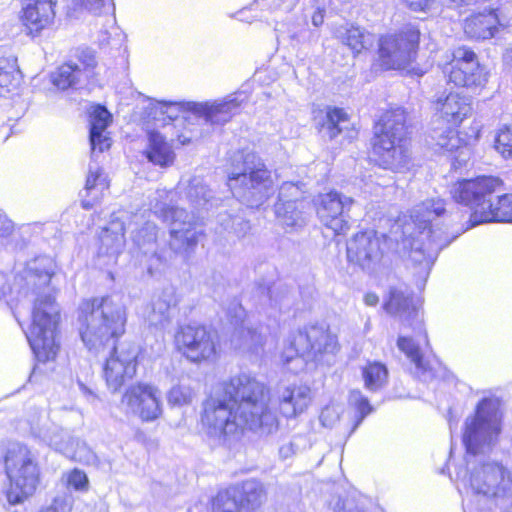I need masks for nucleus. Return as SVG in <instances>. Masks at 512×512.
<instances>
[{
    "label": "nucleus",
    "instance_id": "obj_2",
    "mask_svg": "<svg viewBox=\"0 0 512 512\" xmlns=\"http://www.w3.org/2000/svg\"><path fill=\"white\" fill-rule=\"evenodd\" d=\"M126 322V307L118 296L85 299L78 308L79 334L87 349L95 354L110 350L103 375L112 392L136 374V346L117 343L125 333Z\"/></svg>",
    "mask_w": 512,
    "mask_h": 512
},
{
    "label": "nucleus",
    "instance_id": "obj_52",
    "mask_svg": "<svg viewBox=\"0 0 512 512\" xmlns=\"http://www.w3.org/2000/svg\"><path fill=\"white\" fill-rule=\"evenodd\" d=\"M469 143L470 142H468L463 147H461V148L457 149L456 151H454L455 154H454V156L452 158V165L455 168L463 166L470 159L471 149L469 147Z\"/></svg>",
    "mask_w": 512,
    "mask_h": 512
},
{
    "label": "nucleus",
    "instance_id": "obj_21",
    "mask_svg": "<svg viewBox=\"0 0 512 512\" xmlns=\"http://www.w3.org/2000/svg\"><path fill=\"white\" fill-rule=\"evenodd\" d=\"M433 109L447 123L457 126L472 114V98L459 92H443L433 101Z\"/></svg>",
    "mask_w": 512,
    "mask_h": 512
},
{
    "label": "nucleus",
    "instance_id": "obj_49",
    "mask_svg": "<svg viewBox=\"0 0 512 512\" xmlns=\"http://www.w3.org/2000/svg\"><path fill=\"white\" fill-rule=\"evenodd\" d=\"M258 5L268 6L273 11H281L284 13L291 12L299 0H257Z\"/></svg>",
    "mask_w": 512,
    "mask_h": 512
},
{
    "label": "nucleus",
    "instance_id": "obj_6",
    "mask_svg": "<svg viewBox=\"0 0 512 512\" xmlns=\"http://www.w3.org/2000/svg\"><path fill=\"white\" fill-rule=\"evenodd\" d=\"M60 320V312L54 296L50 293L39 294L34 301L32 323L26 333L32 351L39 361L54 359L58 344L56 330Z\"/></svg>",
    "mask_w": 512,
    "mask_h": 512
},
{
    "label": "nucleus",
    "instance_id": "obj_1",
    "mask_svg": "<svg viewBox=\"0 0 512 512\" xmlns=\"http://www.w3.org/2000/svg\"><path fill=\"white\" fill-rule=\"evenodd\" d=\"M269 399L268 389L254 376H234L203 403V429L210 438L223 442L238 440L246 431L270 436L278 431L279 419Z\"/></svg>",
    "mask_w": 512,
    "mask_h": 512
},
{
    "label": "nucleus",
    "instance_id": "obj_64",
    "mask_svg": "<svg viewBox=\"0 0 512 512\" xmlns=\"http://www.w3.org/2000/svg\"><path fill=\"white\" fill-rule=\"evenodd\" d=\"M12 229V224L10 222H7L5 225V231L8 233Z\"/></svg>",
    "mask_w": 512,
    "mask_h": 512
},
{
    "label": "nucleus",
    "instance_id": "obj_14",
    "mask_svg": "<svg viewBox=\"0 0 512 512\" xmlns=\"http://www.w3.org/2000/svg\"><path fill=\"white\" fill-rule=\"evenodd\" d=\"M420 34H382L378 62L385 70L407 69L416 59Z\"/></svg>",
    "mask_w": 512,
    "mask_h": 512
},
{
    "label": "nucleus",
    "instance_id": "obj_59",
    "mask_svg": "<svg viewBox=\"0 0 512 512\" xmlns=\"http://www.w3.org/2000/svg\"><path fill=\"white\" fill-rule=\"evenodd\" d=\"M39 281L41 284L43 285H48L51 281V277H52V271L50 268H45V270L43 272H41L39 275Z\"/></svg>",
    "mask_w": 512,
    "mask_h": 512
},
{
    "label": "nucleus",
    "instance_id": "obj_10",
    "mask_svg": "<svg viewBox=\"0 0 512 512\" xmlns=\"http://www.w3.org/2000/svg\"><path fill=\"white\" fill-rule=\"evenodd\" d=\"M171 192L157 191L151 201L154 214L163 221L170 223L169 247L172 253L188 257L198 243L200 232L195 227L194 216L183 208L170 206L164 200Z\"/></svg>",
    "mask_w": 512,
    "mask_h": 512
},
{
    "label": "nucleus",
    "instance_id": "obj_44",
    "mask_svg": "<svg viewBox=\"0 0 512 512\" xmlns=\"http://www.w3.org/2000/svg\"><path fill=\"white\" fill-rule=\"evenodd\" d=\"M194 393L189 386L176 385L173 386L167 395L168 403L171 406H184L191 404Z\"/></svg>",
    "mask_w": 512,
    "mask_h": 512
},
{
    "label": "nucleus",
    "instance_id": "obj_55",
    "mask_svg": "<svg viewBox=\"0 0 512 512\" xmlns=\"http://www.w3.org/2000/svg\"><path fill=\"white\" fill-rule=\"evenodd\" d=\"M71 504L64 498H55L52 504L40 512H70Z\"/></svg>",
    "mask_w": 512,
    "mask_h": 512
},
{
    "label": "nucleus",
    "instance_id": "obj_28",
    "mask_svg": "<svg viewBox=\"0 0 512 512\" xmlns=\"http://www.w3.org/2000/svg\"><path fill=\"white\" fill-rule=\"evenodd\" d=\"M157 226L152 222H146L144 226L133 233V242L141 253L154 257L159 261H167L171 254L158 250Z\"/></svg>",
    "mask_w": 512,
    "mask_h": 512
},
{
    "label": "nucleus",
    "instance_id": "obj_61",
    "mask_svg": "<svg viewBox=\"0 0 512 512\" xmlns=\"http://www.w3.org/2000/svg\"><path fill=\"white\" fill-rule=\"evenodd\" d=\"M8 286L3 274L0 273V299L7 293Z\"/></svg>",
    "mask_w": 512,
    "mask_h": 512
},
{
    "label": "nucleus",
    "instance_id": "obj_45",
    "mask_svg": "<svg viewBox=\"0 0 512 512\" xmlns=\"http://www.w3.org/2000/svg\"><path fill=\"white\" fill-rule=\"evenodd\" d=\"M495 148L504 158H512V128L500 129L496 136Z\"/></svg>",
    "mask_w": 512,
    "mask_h": 512
},
{
    "label": "nucleus",
    "instance_id": "obj_48",
    "mask_svg": "<svg viewBox=\"0 0 512 512\" xmlns=\"http://www.w3.org/2000/svg\"><path fill=\"white\" fill-rule=\"evenodd\" d=\"M181 104L177 102H157L153 108H151V114H154L155 118L158 114L166 116L169 120H174L178 117Z\"/></svg>",
    "mask_w": 512,
    "mask_h": 512
},
{
    "label": "nucleus",
    "instance_id": "obj_8",
    "mask_svg": "<svg viewBox=\"0 0 512 512\" xmlns=\"http://www.w3.org/2000/svg\"><path fill=\"white\" fill-rule=\"evenodd\" d=\"M247 99L243 92L229 95L224 100L212 102H188L185 109L190 112L186 118L189 124L194 126L193 120L198 122L200 129L186 128V131L178 135V141L182 145L198 140L209 133L215 125H224L239 111L241 104Z\"/></svg>",
    "mask_w": 512,
    "mask_h": 512
},
{
    "label": "nucleus",
    "instance_id": "obj_4",
    "mask_svg": "<svg viewBox=\"0 0 512 512\" xmlns=\"http://www.w3.org/2000/svg\"><path fill=\"white\" fill-rule=\"evenodd\" d=\"M406 120V111L397 107L383 113L375 125L373 152L384 169L400 172L410 164Z\"/></svg>",
    "mask_w": 512,
    "mask_h": 512
},
{
    "label": "nucleus",
    "instance_id": "obj_13",
    "mask_svg": "<svg viewBox=\"0 0 512 512\" xmlns=\"http://www.w3.org/2000/svg\"><path fill=\"white\" fill-rule=\"evenodd\" d=\"M503 182L498 177L480 176L455 182L450 189L452 198L460 204L470 207L472 225L481 224L478 210L488 208L493 193L501 191Z\"/></svg>",
    "mask_w": 512,
    "mask_h": 512
},
{
    "label": "nucleus",
    "instance_id": "obj_40",
    "mask_svg": "<svg viewBox=\"0 0 512 512\" xmlns=\"http://www.w3.org/2000/svg\"><path fill=\"white\" fill-rule=\"evenodd\" d=\"M233 489L238 490V497L242 504L246 503L252 507L260 505L265 496L263 485L254 479L244 481L240 486L233 487Z\"/></svg>",
    "mask_w": 512,
    "mask_h": 512
},
{
    "label": "nucleus",
    "instance_id": "obj_47",
    "mask_svg": "<svg viewBox=\"0 0 512 512\" xmlns=\"http://www.w3.org/2000/svg\"><path fill=\"white\" fill-rule=\"evenodd\" d=\"M238 334L244 339V342L240 345V347L246 348L248 350H255L257 347L263 345L264 337L256 330L242 328Z\"/></svg>",
    "mask_w": 512,
    "mask_h": 512
},
{
    "label": "nucleus",
    "instance_id": "obj_31",
    "mask_svg": "<svg viewBox=\"0 0 512 512\" xmlns=\"http://www.w3.org/2000/svg\"><path fill=\"white\" fill-rule=\"evenodd\" d=\"M108 187L109 184L102 170L97 166L94 167L90 165L85 184L86 197H90V199L82 200L83 207L85 209L92 208L94 202L102 196L103 192L107 190Z\"/></svg>",
    "mask_w": 512,
    "mask_h": 512
},
{
    "label": "nucleus",
    "instance_id": "obj_16",
    "mask_svg": "<svg viewBox=\"0 0 512 512\" xmlns=\"http://www.w3.org/2000/svg\"><path fill=\"white\" fill-rule=\"evenodd\" d=\"M449 66V81L456 86L477 88L487 82V73L479 64L474 51L467 47H458L453 51Z\"/></svg>",
    "mask_w": 512,
    "mask_h": 512
},
{
    "label": "nucleus",
    "instance_id": "obj_23",
    "mask_svg": "<svg viewBox=\"0 0 512 512\" xmlns=\"http://www.w3.org/2000/svg\"><path fill=\"white\" fill-rule=\"evenodd\" d=\"M311 400V390L306 385H289L278 391L279 409L286 418H295L302 414Z\"/></svg>",
    "mask_w": 512,
    "mask_h": 512
},
{
    "label": "nucleus",
    "instance_id": "obj_7",
    "mask_svg": "<svg viewBox=\"0 0 512 512\" xmlns=\"http://www.w3.org/2000/svg\"><path fill=\"white\" fill-rule=\"evenodd\" d=\"M228 186L239 201L251 208L262 206L274 193L271 172L254 153L245 155L242 171L231 173Z\"/></svg>",
    "mask_w": 512,
    "mask_h": 512
},
{
    "label": "nucleus",
    "instance_id": "obj_27",
    "mask_svg": "<svg viewBox=\"0 0 512 512\" xmlns=\"http://www.w3.org/2000/svg\"><path fill=\"white\" fill-rule=\"evenodd\" d=\"M397 346L415 365V374L422 381H431L438 376V370L435 365L423 358L419 346L413 339L409 337H399Z\"/></svg>",
    "mask_w": 512,
    "mask_h": 512
},
{
    "label": "nucleus",
    "instance_id": "obj_25",
    "mask_svg": "<svg viewBox=\"0 0 512 512\" xmlns=\"http://www.w3.org/2000/svg\"><path fill=\"white\" fill-rule=\"evenodd\" d=\"M22 5L23 20L31 30L45 29L55 16L54 0H22Z\"/></svg>",
    "mask_w": 512,
    "mask_h": 512
},
{
    "label": "nucleus",
    "instance_id": "obj_24",
    "mask_svg": "<svg viewBox=\"0 0 512 512\" xmlns=\"http://www.w3.org/2000/svg\"><path fill=\"white\" fill-rule=\"evenodd\" d=\"M110 122L111 114L105 107H94L90 114V144L92 157H95L97 153H102L110 147L111 140L105 135V131Z\"/></svg>",
    "mask_w": 512,
    "mask_h": 512
},
{
    "label": "nucleus",
    "instance_id": "obj_18",
    "mask_svg": "<svg viewBox=\"0 0 512 512\" xmlns=\"http://www.w3.org/2000/svg\"><path fill=\"white\" fill-rule=\"evenodd\" d=\"M300 197L301 191L296 184L286 182L280 187L275 215L278 223L287 231L298 230L306 224L304 202Z\"/></svg>",
    "mask_w": 512,
    "mask_h": 512
},
{
    "label": "nucleus",
    "instance_id": "obj_19",
    "mask_svg": "<svg viewBox=\"0 0 512 512\" xmlns=\"http://www.w3.org/2000/svg\"><path fill=\"white\" fill-rule=\"evenodd\" d=\"M353 199L336 191L321 194L317 201V215L322 224L333 231L335 235L346 233L350 224L344 214L349 209Z\"/></svg>",
    "mask_w": 512,
    "mask_h": 512
},
{
    "label": "nucleus",
    "instance_id": "obj_41",
    "mask_svg": "<svg viewBox=\"0 0 512 512\" xmlns=\"http://www.w3.org/2000/svg\"><path fill=\"white\" fill-rule=\"evenodd\" d=\"M218 222L224 231L233 233L237 237L245 236L250 229L249 222L239 215L221 213L218 216Z\"/></svg>",
    "mask_w": 512,
    "mask_h": 512
},
{
    "label": "nucleus",
    "instance_id": "obj_36",
    "mask_svg": "<svg viewBox=\"0 0 512 512\" xmlns=\"http://www.w3.org/2000/svg\"><path fill=\"white\" fill-rule=\"evenodd\" d=\"M364 386L371 392L382 389L388 382V369L381 362H368L362 368Z\"/></svg>",
    "mask_w": 512,
    "mask_h": 512
},
{
    "label": "nucleus",
    "instance_id": "obj_57",
    "mask_svg": "<svg viewBox=\"0 0 512 512\" xmlns=\"http://www.w3.org/2000/svg\"><path fill=\"white\" fill-rule=\"evenodd\" d=\"M297 451V447L292 441L284 443L279 448V456L282 459H288L292 457Z\"/></svg>",
    "mask_w": 512,
    "mask_h": 512
},
{
    "label": "nucleus",
    "instance_id": "obj_43",
    "mask_svg": "<svg viewBox=\"0 0 512 512\" xmlns=\"http://www.w3.org/2000/svg\"><path fill=\"white\" fill-rule=\"evenodd\" d=\"M375 34H340V41L348 46L353 53H360L372 45Z\"/></svg>",
    "mask_w": 512,
    "mask_h": 512
},
{
    "label": "nucleus",
    "instance_id": "obj_37",
    "mask_svg": "<svg viewBox=\"0 0 512 512\" xmlns=\"http://www.w3.org/2000/svg\"><path fill=\"white\" fill-rule=\"evenodd\" d=\"M212 512H250L238 497V490L229 488L220 491L212 503Z\"/></svg>",
    "mask_w": 512,
    "mask_h": 512
},
{
    "label": "nucleus",
    "instance_id": "obj_51",
    "mask_svg": "<svg viewBox=\"0 0 512 512\" xmlns=\"http://www.w3.org/2000/svg\"><path fill=\"white\" fill-rule=\"evenodd\" d=\"M311 7L314 9L311 21L314 27H320L324 22L326 4L324 0H312Z\"/></svg>",
    "mask_w": 512,
    "mask_h": 512
},
{
    "label": "nucleus",
    "instance_id": "obj_3",
    "mask_svg": "<svg viewBox=\"0 0 512 512\" xmlns=\"http://www.w3.org/2000/svg\"><path fill=\"white\" fill-rule=\"evenodd\" d=\"M500 432V401L485 398L478 404L475 415L466 419L463 433L466 469L458 471L457 478L474 494L494 500L497 505H506L512 504V473L501 463L484 459Z\"/></svg>",
    "mask_w": 512,
    "mask_h": 512
},
{
    "label": "nucleus",
    "instance_id": "obj_22",
    "mask_svg": "<svg viewBox=\"0 0 512 512\" xmlns=\"http://www.w3.org/2000/svg\"><path fill=\"white\" fill-rule=\"evenodd\" d=\"M387 313L398 317L408 326L421 325L420 305L414 299L399 289H391L389 299L384 303Z\"/></svg>",
    "mask_w": 512,
    "mask_h": 512
},
{
    "label": "nucleus",
    "instance_id": "obj_9",
    "mask_svg": "<svg viewBox=\"0 0 512 512\" xmlns=\"http://www.w3.org/2000/svg\"><path fill=\"white\" fill-rule=\"evenodd\" d=\"M171 192L157 191L151 201L154 214L163 221L170 223L169 247L172 253L188 257L198 243L200 232L195 227L194 216L183 208L170 206L164 200Z\"/></svg>",
    "mask_w": 512,
    "mask_h": 512
},
{
    "label": "nucleus",
    "instance_id": "obj_56",
    "mask_svg": "<svg viewBox=\"0 0 512 512\" xmlns=\"http://www.w3.org/2000/svg\"><path fill=\"white\" fill-rule=\"evenodd\" d=\"M336 419H338V414L334 408L327 407L322 410L320 421L324 426L332 427Z\"/></svg>",
    "mask_w": 512,
    "mask_h": 512
},
{
    "label": "nucleus",
    "instance_id": "obj_54",
    "mask_svg": "<svg viewBox=\"0 0 512 512\" xmlns=\"http://www.w3.org/2000/svg\"><path fill=\"white\" fill-rule=\"evenodd\" d=\"M14 69V65L10 64L7 59H0V87H7L10 82L11 71Z\"/></svg>",
    "mask_w": 512,
    "mask_h": 512
},
{
    "label": "nucleus",
    "instance_id": "obj_46",
    "mask_svg": "<svg viewBox=\"0 0 512 512\" xmlns=\"http://www.w3.org/2000/svg\"><path fill=\"white\" fill-rule=\"evenodd\" d=\"M349 404L360 413V418L356 426L363 420L365 416L372 412V407L368 399L358 390H353L350 392Z\"/></svg>",
    "mask_w": 512,
    "mask_h": 512
},
{
    "label": "nucleus",
    "instance_id": "obj_17",
    "mask_svg": "<svg viewBox=\"0 0 512 512\" xmlns=\"http://www.w3.org/2000/svg\"><path fill=\"white\" fill-rule=\"evenodd\" d=\"M183 354L193 362L208 360L216 354V334L204 326L187 325L176 335Z\"/></svg>",
    "mask_w": 512,
    "mask_h": 512
},
{
    "label": "nucleus",
    "instance_id": "obj_26",
    "mask_svg": "<svg viewBox=\"0 0 512 512\" xmlns=\"http://www.w3.org/2000/svg\"><path fill=\"white\" fill-rule=\"evenodd\" d=\"M125 245V227L123 222L112 220L100 234L99 254L116 260L123 252Z\"/></svg>",
    "mask_w": 512,
    "mask_h": 512
},
{
    "label": "nucleus",
    "instance_id": "obj_63",
    "mask_svg": "<svg viewBox=\"0 0 512 512\" xmlns=\"http://www.w3.org/2000/svg\"><path fill=\"white\" fill-rule=\"evenodd\" d=\"M50 445L54 446L56 449H61L62 445L61 443L56 439V437L50 438Z\"/></svg>",
    "mask_w": 512,
    "mask_h": 512
},
{
    "label": "nucleus",
    "instance_id": "obj_12",
    "mask_svg": "<svg viewBox=\"0 0 512 512\" xmlns=\"http://www.w3.org/2000/svg\"><path fill=\"white\" fill-rule=\"evenodd\" d=\"M6 472L10 480L7 500L10 504H20L36 490L39 471L34 456L26 446L18 445L10 449L5 459Z\"/></svg>",
    "mask_w": 512,
    "mask_h": 512
},
{
    "label": "nucleus",
    "instance_id": "obj_39",
    "mask_svg": "<svg viewBox=\"0 0 512 512\" xmlns=\"http://www.w3.org/2000/svg\"><path fill=\"white\" fill-rule=\"evenodd\" d=\"M81 75L80 65L68 62L52 74V82L59 89L65 90L77 84Z\"/></svg>",
    "mask_w": 512,
    "mask_h": 512
},
{
    "label": "nucleus",
    "instance_id": "obj_5",
    "mask_svg": "<svg viewBox=\"0 0 512 512\" xmlns=\"http://www.w3.org/2000/svg\"><path fill=\"white\" fill-rule=\"evenodd\" d=\"M446 212L442 199H429L416 205L411 212V220L416 231L407 240L410 246L409 258L416 264L429 268L440 250L449 241L443 233L433 229L432 221Z\"/></svg>",
    "mask_w": 512,
    "mask_h": 512
},
{
    "label": "nucleus",
    "instance_id": "obj_53",
    "mask_svg": "<svg viewBox=\"0 0 512 512\" xmlns=\"http://www.w3.org/2000/svg\"><path fill=\"white\" fill-rule=\"evenodd\" d=\"M85 7L97 14L101 11V9H105L107 11L113 10L112 0H86Z\"/></svg>",
    "mask_w": 512,
    "mask_h": 512
},
{
    "label": "nucleus",
    "instance_id": "obj_33",
    "mask_svg": "<svg viewBox=\"0 0 512 512\" xmlns=\"http://www.w3.org/2000/svg\"><path fill=\"white\" fill-rule=\"evenodd\" d=\"M481 126L478 123H473L472 133L468 135V139L464 140L458 132L453 129H446L441 133L435 132L433 138L436 140V145L447 152L454 153L457 149L463 147L470 141H476L479 138Z\"/></svg>",
    "mask_w": 512,
    "mask_h": 512
},
{
    "label": "nucleus",
    "instance_id": "obj_60",
    "mask_svg": "<svg viewBox=\"0 0 512 512\" xmlns=\"http://www.w3.org/2000/svg\"><path fill=\"white\" fill-rule=\"evenodd\" d=\"M364 302L367 306H376L379 302V297L375 293H367L364 296Z\"/></svg>",
    "mask_w": 512,
    "mask_h": 512
},
{
    "label": "nucleus",
    "instance_id": "obj_38",
    "mask_svg": "<svg viewBox=\"0 0 512 512\" xmlns=\"http://www.w3.org/2000/svg\"><path fill=\"white\" fill-rule=\"evenodd\" d=\"M499 24L494 11L471 14L464 19V32H494Z\"/></svg>",
    "mask_w": 512,
    "mask_h": 512
},
{
    "label": "nucleus",
    "instance_id": "obj_34",
    "mask_svg": "<svg viewBox=\"0 0 512 512\" xmlns=\"http://www.w3.org/2000/svg\"><path fill=\"white\" fill-rule=\"evenodd\" d=\"M480 222H512V194L498 197L496 204L490 201L488 208L479 210Z\"/></svg>",
    "mask_w": 512,
    "mask_h": 512
},
{
    "label": "nucleus",
    "instance_id": "obj_62",
    "mask_svg": "<svg viewBox=\"0 0 512 512\" xmlns=\"http://www.w3.org/2000/svg\"><path fill=\"white\" fill-rule=\"evenodd\" d=\"M504 59L512 67V47L506 51Z\"/></svg>",
    "mask_w": 512,
    "mask_h": 512
},
{
    "label": "nucleus",
    "instance_id": "obj_42",
    "mask_svg": "<svg viewBox=\"0 0 512 512\" xmlns=\"http://www.w3.org/2000/svg\"><path fill=\"white\" fill-rule=\"evenodd\" d=\"M74 57L80 63V68L82 70V74L84 73L86 77H90L94 74V69L97 66V59L95 52L86 47H79L75 49Z\"/></svg>",
    "mask_w": 512,
    "mask_h": 512
},
{
    "label": "nucleus",
    "instance_id": "obj_15",
    "mask_svg": "<svg viewBox=\"0 0 512 512\" xmlns=\"http://www.w3.org/2000/svg\"><path fill=\"white\" fill-rule=\"evenodd\" d=\"M120 405L126 415L138 417L144 422L155 421L163 413L160 390L144 382L128 386Z\"/></svg>",
    "mask_w": 512,
    "mask_h": 512
},
{
    "label": "nucleus",
    "instance_id": "obj_11",
    "mask_svg": "<svg viewBox=\"0 0 512 512\" xmlns=\"http://www.w3.org/2000/svg\"><path fill=\"white\" fill-rule=\"evenodd\" d=\"M288 347L282 352L281 358L288 364L297 357L309 361H322L326 355L335 354L338 350L337 337L324 325H307L292 333Z\"/></svg>",
    "mask_w": 512,
    "mask_h": 512
},
{
    "label": "nucleus",
    "instance_id": "obj_50",
    "mask_svg": "<svg viewBox=\"0 0 512 512\" xmlns=\"http://www.w3.org/2000/svg\"><path fill=\"white\" fill-rule=\"evenodd\" d=\"M67 484L76 490L86 491L88 489V477L87 475L79 470L74 469L67 474Z\"/></svg>",
    "mask_w": 512,
    "mask_h": 512
},
{
    "label": "nucleus",
    "instance_id": "obj_32",
    "mask_svg": "<svg viewBox=\"0 0 512 512\" xmlns=\"http://www.w3.org/2000/svg\"><path fill=\"white\" fill-rule=\"evenodd\" d=\"M182 189L185 198L195 210L206 208L213 200L212 191L200 177H193Z\"/></svg>",
    "mask_w": 512,
    "mask_h": 512
},
{
    "label": "nucleus",
    "instance_id": "obj_29",
    "mask_svg": "<svg viewBox=\"0 0 512 512\" xmlns=\"http://www.w3.org/2000/svg\"><path fill=\"white\" fill-rule=\"evenodd\" d=\"M178 299L176 290L172 286H167L155 297L152 302V309L148 315V321L151 325H164L171 318L172 311L177 305Z\"/></svg>",
    "mask_w": 512,
    "mask_h": 512
},
{
    "label": "nucleus",
    "instance_id": "obj_58",
    "mask_svg": "<svg viewBox=\"0 0 512 512\" xmlns=\"http://www.w3.org/2000/svg\"><path fill=\"white\" fill-rule=\"evenodd\" d=\"M405 2L414 11H424L429 7L431 0H405Z\"/></svg>",
    "mask_w": 512,
    "mask_h": 512
},
{
    "label": "nucleus",
    "instance_id": "obj_20",
    "mask_svg": "<svg viewBox=\"0 0 512 512\" xmlns=\"http://www.w3.org/2000/svg\"><path fill=\"white\" fill-rule=\"evenodd\" d=\"M384 243V236L373 230L357 233L347 243V258L362 269H371L380 262Z\"/></svg>",
    "mask_w": 512,
    "mask_h": 512
},
{
    "label": "nucleus",
    "instance_id": "obj_30",
    "mask_svg": "<svg viewBox=\"0 0 512 512\" xmlns=\"http://www.w3.org/2000/svg\"><path fill=\"white\" fill-rule=\"evenodd\" d=\"M146 155L150 162L161 167L172 165L175 159L171 145L164 136L155 131L149 133V146Z\"/></svg>",
    "mask_w": 512,
    "mask_h": 512
},
{
    "label": "nucleus",
    "instance_id": "obj_35",
    "mask_svg": "<svg viewBox=\"0 0 512 512\" xmlns=\"http://www.w3.org/2000/svg\"><path fill=\"white\" fill-rule=\"evenodd\" d=\"M348 121V115L343 109L331 108L326 112L319 131L324 138L332 140L347 127Z\"/></svg>",
    "mask_w": 512,
    "mask_h": 512
}]
</instances>
